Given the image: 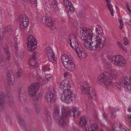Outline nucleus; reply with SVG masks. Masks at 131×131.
I'll return each mask as SVG.
<instances>
[{"instance_id":"f257e3e1","label":"nucleus","mask_w":131,"mask_h":131,"mask_svg":"<svg viewBox=\"0 0 131 131\" xmlns=\"http://www.w3.org/2000/svg\"><path fill=\"white\" fill-rule=\"evenodd\" d=\"M94 28L91 29L82 28L81 32L83 38H81V39L84 41V45L87 49L90 50H100L105 45L106 39L102 35V30H99L96 28L95 31Z\"/></svg>"},{"instance_id":"f03ea898","label":"nucleus","mask_w":131,"mask_h":131,"mask_svg":"<svg viewBox=\"0 0 131 131\" xmlns=\"http://www.w3.org/2000/svg\"><path fill=\"white\" fill-rule=\"evenodd\" d=\"M69 83L66 80L62 81L60 83V88L62 91L61 95V101L67 103L69 104L75 100V94L70 88L71 85L69 84Z\"/></svg>"},{"instance_id":"7ed1b4c3","label":"nucleus","mask_w":131,"mask_h":131,"mask_svg":"<svg viewBox=\"0 0 131 131\" xmlns=\"http://www.w3.org/2000/svg\"><path fill=\"white\" fill-rule=\"evenodd\" d=\"M117 75L114 72H105L99 77L97 82L99 84L103 83L106 88H112L113 85L112 80L115 79Z\"/></svg>"},{"instance_id":"20e7f679","label":"nucleus","mask_w":131,"mask_h":131,"mask_svg":"<svg viewBox=\"0 0 131 131\" xmlns=\"http://www.w3.org/2000/svg\"><path fill=\"white\" fill-rule=\"evenodd\" d=\"M62 115L59 118L60 113L59 108H56L53 113V116L57 124L60 126H64L66 123L68 115L67 114V110L64 108L61 109Z\"/></svg>"},{"instance_id":"39448f33","label":"nucleus","mask_w":131,"mask_h":131,"mask_svg":"<svg viewBox=\"0 0 131 131\" xmlns=\"http://www.w3.org/2000/svg\"><path fill=\"white\" fill-rule=\"evenodd\" d=\"M82 93L84 94H87L89 99H95L96 94L94 90L90 88V85L86 82H84L81 86Z\"/></svg>"},{"instance_id":"423d86ee","label":"nucleus","mask_w":131,"mask_h":131,"mask_svg":"<svg viewBox=\"0 0 131 131\" xmlns=\"http://www.w3.org/2000/svg\"><path fill=\"white\" fill-rule=\"evenodd\" d=\"M39 85L37 83H35L30 85L28 87L29 93L31 96L33 101H36L38 100V97L37 96Z\"/></svg>"},{"instance_id":"0eeeda50","label":"nucleus","mask_w":131,"mask_h":131,"mask_svg":"<svg viewBox=\"0 0 131 131\" xmlns=\"http://www.w3.org/2000/svg\"><path fill=\"white\" fill-rule=\"evenodd\" d=\"M107 57L113 64L119 66L124 67L126 63V61L124 60L123 57L121 56L117 55L111 57L108 56Z\"/></svg>"},{"instance_id":"6e6552de","label":"nucleus","mask_w":131,"mask_h":131,"mask_svg":"<svg viewBox=\"0 0 131 131\" xmlns=\"http://www.w3.org/2000/svg\"><path fill=\"white\" fill-rule=\"evenodd\" d=\"M4 95V94L3 93H2L1 95H0V111H2L6 108L4 100V97L5 98L8 99L7 103L10 106H13V98L11 96L9 95L5 97Z\"/></svg>"},{"instance_id":"1a4fd4ad","label":"nucleus","mask_w":131,"mask_h":131,"mask_svg":"<svg viewBox=\"0 0 131 131\" xmlns=\"http://www.w3.org/2000/svg\"><path fill=\"white\" fill-rule=\"evenodd\" d=\"M26 42L28 51H34L37 47V42L36 39L32 35H29L27 37Z\"/></svg>"},{"instance_id":"9d476101","label":"nucleus","mask_w":131,"mask_h":131,"mask_svg":"<svg viewBox=\"0 0 131 131\" xmlns=\"http://www.w3.org/2000/svg\"><path fill=\"white\" fill-rule=\"evenodd\" d=\"M56 92L54 88L52 87L49 91L47 92L45 96L46 100L48 103H53L55 100Z\"/></svg>"},{"instance_id":"9b49d317","label":"nucleus","mask_w":131,"mask_h":131,"mask_svg":"<svg viewBox=\"0 0 131 131\" xmlns=\"http://www.w3.org/2000/svg\"><path fill=\"white\" fill-rule=\"evenodd\" d=\"M69 40L68 41V42L72 48L74 49L75 51L77 49L81 48L80 45V43L77 39L75 38L73 34H71L69 36Z\"/></svg>"},{"instance_id":"f8f14e48","label":"nucleus","mask_w":131,"mask_h":131,"mask_svg":"<svg viewBox=\"0 0 131 131\" xmlns=\"http://www.w3.org/2000/svg\"><path fill=\"white\" fill-rule=\"evenodd\" d=\"M47 54L49 61L53 63H56L57 61V59H55L54 54L51 48L49 47L46 48Z\"/></svg>"},{"instance_id":"ddd939ff","label":"nucleus","mask_w":131,"mask_h":131,"mask_svg":"<svg viewBox=\"0 0 131 131\" xmlns=\"http://www.w3.org/2000/svg\"><path fill=\"white\" fill-rule=\"evenodd\" d=\"M41 21L44 24L47 25L50 28L52 27L53 25L54 21L52 20V19L49 17H41Z\"/></svg>"},{"instance_id":"4468645a","label":"nucleus","mask_w":131,"mask_h":131,"mask_svg":"<svg viewBox=\"0 0 131 131\" xmlns=\"http://www.w3.org/2000/svg\"><path fill=\"white\" fill-rule=\"evenodd\" d=\"M63 3L66 9L67 8L68 13H72L74 11V8L71 2L68 0H63Z\"/></svg>"},{"instance_id":"2eb2a0df","label":"nucleus","mask_w":131,"mask_h":131,"mask_svg":"<svg viewBox=\"0 0 131 131\" xmlns=\"http://www.w3.org/2000/svg\"><path fill=\"white\" fill-rule=\"evenodd\" d=\"M131 81V77L129 78L127 77H123L120 80V82L123 86L126 88Z\"/></svg>"},{"instance_id":"dca6fc26","label":"nucleus","mask_w":131,"mask_h":131,"mask_svg":"<svg viewBox=\"0 0 131 131\" xmlns=\"http://www.w3.org/2000/svg\"><path fill=\"white\" fill-rule=\"evenodd\" d=\"M37 52H35L32 54L31 57L29 59V64L32 67H35L37 63V62H35L37 59L36 55Z\"/></svg>"},{"instance_id":"f3484780","label":"nucleus","mask_w":131,"mask_h":131,"mask_svg":"<svg viewBox=\"0 0 131 131\" xmlns=\"http://www.w3.org/2000/svg\"><path fill=\"white\" fill-rule=\"evenodd\" d=\"M27 18V17L25 15H20L18 19V22L19 25L20 29H22L24 28V24H23L24 23L25 19Z\"/></svg>"},{"instance_id":"a211bd4d","label":"nucleus","mask_w":131,"mask_h":131,"mask_svg":"<svg viewBox=\"0 0 131 131\" xmlns=\"http://www.w3.org/2000/svg\"><path fill=\"white\" fill-rule=\"evenodd\" d=\"M67 114L68 116H71L73 115V117L74 118H78L80 115V114L77 112V110L75 109H73L72 110H70L68 111L67 110Z\"/></svg>"},{"instance_id":"6ab92c4d","label":"nucleus","mask_w":131,"mask_h":131,"mask_svg":"<svg viewBox=\"0 0 131 131\" xmlns=\"http://www.w3.org/2000/svg\"><path fill=\"white\" fill-rule=\"evenodd\" d=\"M76 52L79 58L81 59H83L86 57V53L84 50L81 48L77 49Z\"/></svg>"},{"instance_id":"aec40b11","label":"nucleus","mask_w":131,"mask_h":131,"mask_svg":"<svg viewBox=\"0 0 131 131\" xmlns=\"http://www.w3.org/2000/svg\"><path fill=\"white\" fill-rule=\"evenodd\" d=\"M88 121V119L84 117H81L79 122V125L80 127H84L86 126Z\"/></svg>"},{"instance_id":"412c9836","label":"nucleus","mask_w":131,"mask_h":131,"mask_svg":"<svg viewBox=\"0 0 131 131\" xmlns=\"http://www.w3.org/2000/svg\"><path fill=\"white\" fill-rule=\"evenodd\" d=\"M3 50L6 55V59L7 60H9L11 58V55L9 51L7 44H5L4 45Z\"/></svg>"},{"instance_id":"4be33fe9","label":"nucleus","mask_w":131,"mask_h":131,"mask_svg":"<svg viewBox=\"0 0 131 131\" xmlns=\"http://www.w3.org/2000/svg\"><path fill=\"white\" fill-rule=\"evenodd\" d=\"M98 128V126L96 124H92L86 128L85 131H95Z\"/></svg>"},{"instance_id":"5701e85b","label":"nucleus","mask_w":131,"mask_h":131,"mask_svg":"<svg viewBox=\"0 0 131 131\" xmlns=\"http://www.w3.org/2000/svg\"><path fill=\"white\" fill-rule=\"evenodd\" d=\"M18 92L19 94V100L21 101L23 100L25 95V90H21V88H19L18 89Z\"/></svg>"},{"instance_id":"b1692460","label":"nucleus","mask_w":131,"mask_h":131,"mask_svg":"<svg viewBox=\"0 0 131 131\" xmlns=\"http://www.w3.org/2000/svg\"><path fill=\"white\" fill-rule=\"evenodd\" d=\"M7 79L9 82H12L14 80V76L12 72L10 71H9L7 74Z\"/></svg>"},{"instance_id":"393cba45","label":"nucleus","mask_w":131,"mask_h":131,"mask_svg":"<svg viewBox=\"0 0 131 131\" xmlns=\"http://www.w3.org/2000/svg\"><path fill=\"white\" fill-rule=\"evenodd\" d=\"M61 60L63 64L64 63V62H68V61L72 59L71 57L66 54H63L61 57Z\"/></svg>"},{"instance_id":"a878e982","label":"nucleus","mask_w":131,"mask_h":131,"mask_svg":"<svg viewBox=\"0 0 131 131\" xmlns=\"http://www.w3.org/2000/svg\"><path fill=\"white\" fill-rule=\"evenodd\" d=\"M72 63H74L72 58L68 61V62H64V63H63V64L64 66L66 69H69V66L72 64Z\"/></svg>"},{"instance_id":"bb28decb","label":"nucleus","mask_w":131,"mask_h":131,"mask_svg":"<svg viewBox=\"0 0 131 131\" xmlns=\"http://www.w3.org/2000/svg\"><path fill=\"white\" fill-rule=\"evenodd\" d=\"M17 118L18 122L20 124V125L23 128H25V123L23 119L21 118L20 116L19 115H17Z\"/></svg>"},{"instance_id":"cd10ccee","label":"nucleus","mask_w":131,"mask_h":131,"mask_svg":"<svg viewBox=\"0 0 131 131\" xmlns=\"http://www.w3.org/2000/svg\"><path fill=\"white\" fill-rule=\"evenodd\" d=\"M109 109L111 113V117L113 118H115V116L114 114V113L117 111H118L119 110V109L118 108L114 109L111 107H109Z\"/></svg>"},{"instance_id":"c85d7f7f","label":"nucleus","mask_w":131,"mask_h":131,"mask_svg":"<svg viewBox=\"0 0 131 131\" xmlns=\"http://www.w3.org/2000/svg\"><path fill=\"white\" fill-rule=\"evenodd\" d=\"M21 54L19 52H16L15 53V56H14V58L15 59L16 62H17L18 61H19L21 59Z\"/></svg>"},{"instance_id":"c756f323","label":"nucleus","mask_w":131,"mask_h":131,"mask_svg":"<svg viewBox=\"0 0 131 131\" xmlns=\"http://www.w3.org/2000/svg\"><path fill=\"white\" fill-rule=\"evenodd\" d=\"M11 31V28L10 26H8L5 27L2 30V34L4 35L5 33L10 32Z\"/></svg>"},{"instance_id":"7c9ffc66","label":"nucleus","mask_w":131,"mask_h":131,"mask_svg":"<svg viewBox=\"0 0 131 131\" xmlns=\"http://www.w3.org/2000/svg\"><path fill=\"white\" fill-rule=\"evenodd\" d=\"M107 6L111 13V15L113 16H114L113 14V9L112 4L109 3H107Z\"/></svg>"},{"instance_id":"2f4dec72","label":"nucleus","mask_w":131,"mask_h":131,"mask_svg":"<svg viewBox=\"0 0 131 131\" xmlns=\"http://www.w3.org/2000/svg\"><path fill=\"white\" fill-rule=\"evenodd\" d=\"M69 69H66L69 71L71 72H73L75 70V66L74 63H72V64L69 66Z\"/></svg>"},{"instance_id":"473e14b6","label":"nucleus","mask_w":131,"mask_h":131,"mask_svg":"<svg viewBox=\"0 0 131 131\" xmlns=\"http://www.w3.org/2000/svg\"><path fill=\"white\" fill-rule=\"evenodd\" d=\"M5 120L9 124H11V121L10 116L8 114H5Z\"/></svg>"},{"instance_id":"72a5a7b5","label":"nucleus","mask_w":131,"mask_h":131,"mask_svg":"<svg viewBox=\"0 0 131 131\" xmlns=\"http://www.w3.org/2000/svg\"><path fill=\"white\" fill-rule=\"evenodd\" d=\"M14 43L15 49L16 51H17L18 50V41H17V39L15 38L14 39Z\"/></svg>"},{"instance_id":"f704fd0d","label":"nucleus","mask_w":131,"mask_h":131,"mask_svg":"<svg viewBox=\"0 0 131 131\" xmlns=\"http://www.w3.org/2000/svg\"><path fill=\"white\" fill-rule=\"evenodd\" d=\"M34 106L35 108L36 112L37 114H39L40 113V110L39 108H38V105L36 103L35 104L34 103Z\"/></svg>"},{"instance_id":"c9c22d12","label":"nucleus","mask_w":131,"mask_h":131,"mask_svg":"<svg viewBox=\"0 0 131 131\" xmlns=\"http://www.w3.org/2000/svg\"><path fill=\"white\" fill-rule=\"evenodd\" d=\"M77 14L80 17H84L85 15V12L82 10H80L77 13Z\"/></svg>"},{"instance_id":"e433bc0d","label":"nucleus","mask_w":131,"mask_h":131,"mask_svg":"<svg viewBox=\"0 0 131 131\" xmlns=\"http://www.w3.org/2000/svg\"><path fill=\"white\" fill-rule=\"evenodd\" d=\"M29 20L27 17V18L25 19L24 23L23 24H24V28L27 27L28 26L29 23Z\"/></svg>"},{"instance_id":"4c0bfd02","label":"nucleus","mask_w":131,"mask_h":131,"mask_svg":"<svg viewBox=\"0 0 131 131\" xmlns=\"http://www.w3.org/2000/svg\"><path fill=\"white\" fill-rule=\"evenodd\" d=\"M51 76L50 74H47L45 76L46 79L48 81H51L52 80Z\"/></svg>"},{"instance_id":"58836bf2","label":"nucleus","mask_w":131,"mask_h":131,"mask_svg":"<svg viewBox=\"0 0 131 131\" xmlns=\"http://www.w3.org/2000/svg\"><path fill=\"white\" fill-rule=\"evenodd\" d=\"M26 2H30L32 4H36L37 3V0H23Z\"/></svg>"},{"instance_id":"ea45409f","label":"nucleus","mask_w":131,"mask_h":131,"mask_svg":"<svg viewBox=\"0 0 131 131\" xmlns=\"http://www.w3.org/2000/svg\"><path fill=\"white\" fill-rule=\"evenodd\" d=\"M46 120L47 123L48 124H49L51 121V116H49L46 117Z\"/></svg>"},{"instance_id":"a19ab883","label":"nucleus","mask_w":131,"mask_h":131,"mask_svg":"<svg viewBox=\"0 0 131 131\" xmlns=\"http://www.w3.org/2000/svg\"><path fill=\"white\" fill-rule=\"evenodd\" d=\"M119 22L120 24L119 28L120 29H122L124 26L123 21L122 20L120 19L119 20Z\"/></svg>"},{"instance_id":"79ce46f5","label":"nucleus","mask_w":131,"mask_h":131,"mask_svg":"<svg viewBox=\"0 0 131 131\" xmlns=\"http://www.w3.org/2000/svg\"><path fill=\"white\" fill-rule=\"evenodd\" d=\"M124 44L125 45H129V41L127 40V39L126 38H124Z\"/></svg>"},{"instance_id":"37998d69","label":"nucleus","mask_w":131,"mask_h":131,"mask_svg":"<svg viewBox=\"0 0 131 131\" xmlns=\"http://www.w3.org/2000/svg\"><path fill=\"white\" fill-rule=\"evenodd\" d=\"M22 74L21 72V71H18L16 74V76L17 78H20Z\"/></svg>"},{"instance_id":"c03bdc74","label":"nucleus","mask_w":131,"mask_h":131,"mask_svg":"<svg viewBox=\"0 0 131 131\" xmlns=\"http://www.w3.org/2000/svg\"><path fill=\"white\" fill-rule=\"evenodd\" d=\"M51 4L53 6V8L54 7V6H55V8L57 6V3L56 1H52Z\"/></svg>"},{"instance_id":"a18cd8bd","label":"nucleus","mask_w":131,"mask_h":131,"mask_svg":"<svg viewBox=\"0 0 131 131\" xmlns=\"http://www.w3.org/2000/svg\"><path fill=\"white\" fill-rule=\"evenodd\" d=\"M43 70L44 72L46 71H49L50 70V68H49L47 66H45L44 67Z\"/></svg>"},{"instance_id":"49530a36","label":"nucleus","mask_w":131,"mask_h":131,"mask_svg":"<svg viewBox=\"0 0 131 131\" xmlns=\"http://www.w3.org/2000/svg\"><path fill=\"white\" fill-rule=\"evenodd\" d=\"M122 124H120L119 125V127L121 129L122 131H128L126 129L122 127Z\"/></svg>"},{"instance_id":"de8ad7c7","label":"nucleus","mask_w":131,"mask_h":131,"mask_svg":"<svg viewBox=\"0 0 131 131\" xmlns=\"http://www.w3.org/2000/svg\"><path fill=\"white\" fill-rule=\"evenodd\" d=\"M24 111L26 114H29V110L27 108H25L24 110Z\"/></svg>"},{"instance_id":"09e8293b","label":"nucleus","mask_w":131,"mask_h":131,"mask_svg":"<svg viewBox=\"0 0 131 131\" xmlns=\"http://www.w3.org/2000/svg\"><path fill=\"white\" fill-rule=\"evenodd\" d=\"M126 88H127L128 90H131V81Z\"/></svg>"},{"instance_id":"8fccbe9b","label":"nucleus","mask_w":131,"mask_h":131,"mask_svg":"<svg viewBox=\"0 0 131 131\" xmlns=\"http://www.w3.org/2000/svg\"><path fill=\"white\" fill-rule=\"evenodd\" d=\"M127 118L129 122L130 121V120L131 119V115L130 114H127Z\"/></svg>"},{"instance_id":"3c124183","label":"nucleus","mask_w":131,"mask_h":131,"mask_svg":"<svg viewBox=\"0 0 131 131\" xmlns=\"http://www.w3.org/2000/svg\"><path fill=\"white\" fill-rule=\"evenodd\" d=\"M46 117L50 116V113L48 111H46Z\"/></svg>"},{"instance_id":"603ef678","label":"nucleus","mask_w":131,"mask_h":131,"mask_svg":"<svg viewBox=\"0 0 131 131\" xmlns=\"http://www.w3.org/2000/svg\"><path fill=\"white\" fill-rule=\"evenodd\" d=\"M103 116L104 118L106 119L108 116V115L107 114L105 113H104L103 114Z\"/></svg>"},{"instance_id":"864d4df0","label":"nucleus","mask_w":131,"mask_h":131,"mask_svg":"<svg viewBox=\"0 0 131 131\" xmlns=\"http://www.w3.org/2000/svg\"><path fill=\"white\" fill-rule=\"evenodd\" d=\"M3 60V57L2 55L0 54V63L2 62Z\"/></svg>"},{"instance_id":"5fc2aeb1","label":"nucleus","mask_w":131,"mask_h":131,"mask_svg":"<svg viewBox=\"0 0 131 131\" xmlns=\"http://www.w3.org/2000/svg\"><path fill=\"white\" fill-rule=\"evenodd\" d=\"M68 75V74L67 72H65L64 73V78H65Z\"/></svg>"},{"instance_id":"6e6d98bb","label":"nucleus","mask_w":131,"mask_h":131,"mask_svg":"<svg viewBox=\"0 0 131 131\" xmlns=\"http://www.w3.org/2000/svg\"><path fill=\"white\" fill-rule=\"evenodd\" d=\"M125 4L126 5V7L127 8L129 7L128 6V2L126 3Z\"/></svg>"},{"instance_id":"4d7b16f0","label":"nucleus","mask_w":131,"mask_h":131,"mask_svg":"<svg viewBox=\"0 0 131 131\" xmlns=\"http://www.w3.org/2000/svg\"><path fill=\"white\" fill-rule=\"evenodd\" d=\"M128 111L129 112H131V108H129L128 109Z\"/></svg>"},{"instance_id":"13d9d810","label":"nucleus","mask_w":131,"mask_h":131,"mask_svg":"<svg viewBox=\"0 0 131 131\" xmlns=\"http://www.w3.org/2000/svg\"><path fill=\"white\" fill-rule=\"evenodd\" d=\"M128 10L129 11L130 13H131V11L130 10V9L129 8V7L127 8Z\"/></svg>"},{"instance_id":"bf43d9fd","label":"nucleus","mask_w":131,"mask_h":131,"mask_svg":"<svg viewBox=\"0 0 131 131\" xmlns=\"http://www.w3.org/2000/svg\"><path fill=\"white\" fill-rule=\"evenodd\" d=\"M107 2L110 3L111 2V0H105Z\"/></svg>"},{"instance_id":"052dcab7","label":"nucleus","mask_w":131,"mask_h":131,"mask_svg":"<svg viewBox=\"0 0 131 131\" xmlns=\"http://www.w3.org/2000/svg\"><path fill=\"white\" fill-rule=\"evenodd\" d=\"M119 46L121 48H122V44L121 43L120 44H119Z\"/></svg>"},{"instance_id":"680f3d73","label":"nucleus","mask_w":131,"mask_h":131,"mask_svg":"<svg viewBox=\"0 0 131 131\" xmlns=\"http://www.w3.org/2000/svg\"><path fill=\"white\" fill-rule=\"evenodd\" d=\"M117 43L119 45V44H121V43L120 42L118 41L117 42Z\"/></svg>"},{"instance_id":"e2e57ef3","label":"nucleus","mask_w":131,"mask_h":131,"mask_svg":"<svg viewBox=\"0 0 131 131\" xmlns=\"http://www.w3.org/2000/svg\"><path fill=\"white\" fill-rule=\"evenodd\" d=\"M129 123L130 125L131 126V119L130 120V121L129 122Z\"/></svg>"},{"instance_id":"0e129e2a","label":"nucleus","mask_w":131,"mask_h":131,"mask_svg":"<svg viewBox=\"0 0 131 131\" xmlns=\"http://www.w3.org/2000/svg\"><path fill=\"white\" fill-rule=\"evenodd\" d=\"M121 48L122 49H123V51H125V49H124V48H122H122Z\"/></svg>"},{"instance_id":"69168bd1","label":"nucleus","mask_w":131,"mask_h":131,"mask_svg":"<svg viewBox=\"0 0 131 131\" xmlns=\"http://www.w3.org/2000/svg\"><path fill=\"white\" fill-rule=\"evenodd\" d=\"M26 131H36L35 130H27Z\"/></svg>"},{"instance_id":"338daca9","label":"nucleus","mask_w":131,"mask_h":131,"mask_svg":"<svg viewBox=\"0 0 131 131\" xmlns=\"http://www.w3.org/2000/svg\"><path fill=\"white\" fill-rule=\"evenodd\" d=\"M116 8H118V7H117V6H116Z\"/></svg>"},{"instance_id":"774afa93","label":"nucleus","mask_w":131,"mask_h":131,"mask_svg":"<svg viewBox=\"0 0 131 131\" xmlns=\"http://www.w3.org/2000/svg\"><path fill=\"white\" fill-rule=\"evenodd\" d=\"M130 22H131V19L130 20Z\"/></svg>"}]
</instances>
